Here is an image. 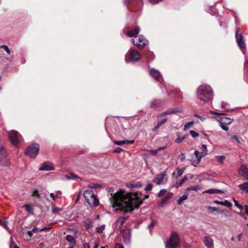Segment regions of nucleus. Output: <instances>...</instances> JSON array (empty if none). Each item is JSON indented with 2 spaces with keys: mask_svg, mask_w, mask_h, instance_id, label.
<instances>
[{
  "mask_svg": "<svg viewBox=\"0 0 248 248\" xmlns=\"http://www.w3.org/2000/svg\"><path fill=\"white\" fill-rule=\"evenodd\" d=\"M149 0L152 4H156L159 2L162 1L163 0Z\"/></svg>",
  "mask_w": 248,
  "mask_h": 248,
  "instance_id": "nucleus-54",
  "label": "nucleus"
},
{
  "mask_svg": "<svg viewBox=\"0 0 248 248\" xmlns=\"http://www.w3.org/2000/svg\"><path fill=\"white\" fill-rule=\"evenodd\" d=\"M150 76L155 80L161 82L163 80L162 77L159 71L154 68L150 70Z\"/></svg>",
  "mask_w": 248,
  "mask_h": 248,
  "instance_id": "nucleus-11",
  "label": "nucleus"
},
{
  "mask_svg": "<svg viewBox=\"0 0 248 248\" xmlns=\"http://www.w3.org/2000/svg\"><path fill=\"white\" fill-rule=\"evenodd\" d=\"M225 206L231 208L232 207V204L231 202H229L228 200H225L224 201L221 202V204Z\"/></svg>",
  "mask_w": 248,
  "mask_h": 248,
  "instance_id": "nucleus-31",
  "label": "nucleus"
},
{
  "mask_svg": "<svg viewBox=\"0 0 248 248\" xmlns=\"http://www.w3.org/2000/svg\"><path fill=\"white\" fill-rule=\"evenodd\" d=\"M0 48H3L8 54H10L11 51L8 46L6 45H2L0 46Z\"/></svg>",
  "mask_w": 248,
  "mask_h": 248,
  "instance_id": "nucleus-41",
  "label": "nucleus"
},
{
  "mask_svg": "<svg viewBox=\"0 0 248 248\" xmlns=\"http://www.w3.org/2000/svg\"><path fill=\"white\" fill-rule=\"evenodd\" d=\"M39 150V145L37 143H33L27 147L25 153L26 155L31 158H35Z\"/></svg>",
  "mask_w": 248,
  "mask_h": 248,
  "instance_id": "nucleus-5",
  "label": "nucleus"
},
{
  "mask_svg": "<svg viewBox=\"0 0 248 248\" xmlns=\"http://www.w3.org/2000/svg\"><path fill=\"white\" fill-rule=\"evenodd\" d=\"M187 180V177L186 176H185L182 179H181L180 181L176 183V186L177 187H178L181 186L183 185V184Z\"/></svg>",
  "mask_w": 248,
  "mask_h": 248,
  "instance_id": "nucleus-30",
  "label": "nucleus"
},
{
  "mask_svg": "<svg viewBox=\"0 0 248 248\" xmlns=\"http://www.w3.org/2000/svg\"><path fill=\"white\" fill-rule=\"evenodd\" d=\"M66 239L68 242L70 243L71 244H76V240H75V238L72 235H67L66 237Z\"/></svg>",
  "mask_w": 248,
  "mask_h": 248,
  "instance_id": "nucleus-28",
  "label": "nucleus"
},
{
  "mask_svg": "<svg viewBox=\"0 0 248 248\" xmlns=\"http://www.w3.org/2000/svg\"><path fill=\"white\" fill-rule=\"evenodd\" d=\"M220 193H224V192L221 190L215 188L209 189L203 192V193H208L209 194H217Z\"/></svg>",
  "mask_w": 248,
  "mask_h": 248,
  "instance_id": "nucleus-19",
  "label": "nucleus"
},
{
  "mask_svg": "<svg viewBox=\"0 0 248 248\" xmlns=\"http://www.w3.org/2000/svg\"><path fill=\"white\" fill-rule=\"evenodd\" d=\"M140 31V27L137 26L134 29L127 32L126 34L129 37H134V38H136L137 35L139 33Z\"/></svg>",
  "mask_w": 248,
  "mask_h": 248,
  "instance_id": "nucleus-17",
  "label": "nucleus"
},
{
  "mask_svg": "<svg viewBox=\"0 0 248 248\" xmlns=\"http://www.w3.org/2000/svg\"><path fill=\"white\" fill-rule=\"evenodd\" d=\"M176 135L177 136V138L175 140V141L176 143H180L183 140H184L186 138L185 136L181 137L180 136V134L179 133H177Z\"/></svg>",
  "mask_w": 248,
  "mask_h": 248,
  "instance_id": "nucleus-33",
  "label": "nucleus"
},
{
  "mask_svg": "<svg viewBox=\"0 0 248 248\" xmlns=\"http://www.w3.org/2000/svg\"><path fill=\"white\" fill-rule=\"evenodd\" d=\"M114 143L117 145H122L126 144L125 140L114 141Z\"/></svg>",
  "mask_w": 248,
  "mask_h": 248,
  "instance_id": "nucleus-42",
  "label": "nucleus"
},
{
  "mask_svg": "<svg viewBox=\"0 0 248 248\" xmlns=\"http://www.w3.org/2000/svg\"><path fill=\"white\" fill-rule=\"evenodd\" d=\"M156 223V221H155V220H152L150 224H149L148 225V229H150L152 227H153V226H154Z\"/></svg>",
  "mask_w": 248,
  "mask_h": 248,
  "instance_id": "nucleus-47",
  "label": "nucleus"
},
{
  "mask_svg": "<svg viewBox=\"0 0 248 248\" xmlns=\"http://www.w3.org/2000/svg\"><path fill=\"white\" fill-rule=\"evenodd\" d=\"M195 117L199 118L201 121H198L197 122H196V123L204 122V121L205 119V118L204 117H202L198 114H196L195 115Z\"/></svg>",
  "mask_w": 248,
  "mask_h": 248,
  "instance_id": "nucleus-45",
  "label": "nucleus"
},
{
  "mask_svg": "<svg viewBox=\"0 0 248 248\" xmlns=\"http://www.w3.org/2000/svg\"><path fill=\"white\" fill-rule=\"evenodd\" d=\"M113 206L125 212H131L142 204L141 200L136 194L125 193L120 191L112 197Z\"/></svg>",
  "mask_w": 248,
  "mask_h": 248,
  "instance_id": "nucleus-1",
  "label": "nucleus"
},
{
  "mask_svg": "<svg viewBox=\"0 0 248 248\" xmlns=\"http://www.w3.org/2000/svg\"><path fill=\"white\" fill-rule=\"evenodd\" d=\"M176 171L177 172V175L175 176V177L177 178L180 177L184 172V170L183 169L179 168H177L176 170Z\"/></svg>",
  "mask_w": 248,
  "mask_h": 248,
  "instance_id": "nucleus-36",
  "label": "nucleus"
},
{
  "mask_svg": "<svg viewBox=\"0 0 248 248\" xmlns=\"http://www.w3.org/2000/svg\"><path fill=\"white\" fill-rule=\"evenodd\" d=\"M167 120V118H164L162 119H159L157 124H163L164 123L166 122Z\"/></svg>",
  "mask_w": 248,
  "mask_h": 248,
  "instance_id": "nucleus-49",
  "label": "nucleus"
},
{
  "mask_svg": "<svg viewBox=\"0 0 248 248\" xmlns=\"http://www.w3.org/2000/svg\"><path fill=\"white\" fill-rule=\"evenodd\" d=\"M66 178L67 180H77V181L81 180L80 178H79L77 175H76L73 173H70V174H69V175H66Z\"/></svg>",
  "mask_w": 248,
  "mask_h": 248,
  "instance_id": "nucleus-21",
  "label": "nucleus"
},
{
  "mask_svg": "<svg viewBox=\"0 0 248 248\" xmlns=\"http://www.w3.org/2000/svg\"><path fill=\"white\" fill-rule=\"evenodd\" d=\"M233 201L234 202V204L236 206H237L239 209H242L243 208V206L239 204L238 202L235 200L234 199H233Z\"/></svg>",
  "mask_w": 248,
  "mask_h": 248,
  "instance_id": "nucleus-48",
  "label": "nucleus"
},
{
  "mask_svg": "<svg viewBox=\"0 0 248 248\" xmlns=\"http://www.w3.org/2000/svg\"><path fill=\"white\" fill-rule=\"evenodd\" d=\"M130 2L131 0H124V4L126 6H128V5L130 3Z\"/></svg>",
  "mask_w": 248,
  "mask_h": 248,
  "instance_id": "nucleus-61",
  "label": "nucleus"
},
{
  "mask_svg": "<svg viewBox=\"0 0 248 248\" xmlns=\"http://www.w3.org/2000/svg\"><path fill=\"white\" fill-rule=\"evenodd\" d=\"M84 198L86 202L91 207H97L99 201L96 196L94 195L91 189L85 190L83 193Z\"/></svg>",
  "mask_w": 248,
  "mask_h": 248,
  "instance_id": "nucleus-3",
  "label": "nucleus"
},
{
  "mask_svg": "<svg viewBox=\"0 0 248 248\" xmlns=\"http://www.w3.org/2000/svg\"><path fill=\"white\" fill-rule=\"evenodd\" d=\"M166 192L167 190L166 189H162L158 193V197L160 198L162 196L164 195Z\"/></svg>",
  "mask_w": 248,
  "mask_h": 248,
  "instance_id": "nucleus-40",
  "label": "nucleus"
},
{
  "mask_svg": "<svg viewBox=\"0 0 248 248\" xmlns=\"http://www.w3.org/2000/svg\"><path fill=\"white\" fill-rule=\"evenodd\" d=\"M153 187V185L151 183H148L146 185L145 187V190L148 191L151 190L152 189Z\"/></svg>",
  "mask_w": 248,
  "mask_h": 248,
  "instance_id": "nucleus-43",
  "label": "nucleus"
},
{
  "mask_svg": "<svg viewBox=\"0 0 248 248\" xmlns=\"http://www.w3.org/2000/svg\"><path fill=\"white\" fill-rule=\"evenodd\" d=\"M172 197L171 194H168L161 201L160 203V206H163L168 200H169Z\"/></svg>",
  "mask_w": 248,
  "mask_h": 248,
  "instance_id": "nucleus-23",
  "label": "nucleus"
},
{
  "mask_svg": "<svg viewBox=\"0 0 248 248\" xmlns=\"http://www.w3.org/2000/svg\"><path fill=\"white\" fill-rule=\"evenodd\" d=\"M190 133L191 136L194 138H195L199 136L198 133L194 131L190 130Z\"/></svg>",
  "mask_w": 248,
  "mask_h": 248,
  "instance_id": "nucleus-46",
  "label": "nucleus"
},
{
  "mask_svg": "<svg viewBox=\"0 0 248 248\" xmlns=\"http://www.w3.org/2000/svg\"><path fill=\"white\" fill-rule=\"evenodd\" d=\"M187 197H188L186 195H183L177 201V204L179 205L181 204L184 201L187 199Z\"/></svg>",
  "mask_w": 248,
  "mask_h": 248,
  "instance_id": "nucleus-32",
  "label": "nucleus"
},
{
  "mask_svg": "<svg viewBox=\"0 0 248 248\" xmlns=\"http://www.w3.org/2000/svg\"><path fill=\"white\" fill-rule=\"evenodd\" d=\"M123 240L125 244H129L130 242L131 233L128 229L123 230L122 231Z\"/></svg>",
  "mask_w": 248,
  "mask_h": 248,
  "instance_id": "nucleus-13",
  "label": "nucleus"
},
{
  "mask_svg": "<svg viewBox=\"0 0 248 248\" xmlns=\"http://www.w3.org/2000/svg\"><path fill=\"white\" fill-rule=\"evenodd\" d=\"M54 170V167L53 166L52 164L49 162H45L43 163L39 168V170L43 171H49Z\"/></svg>",
  "mask_w": 248,
  "mask_h": 248,
  "instance_id": "nucleus-14",
  "label": "nucleus"
},
{
  "mask_svg": "<svg viewBox=\"0 0 248 248\" xmlns=\"http://www.w3.org/2000/svg\"><path fill=\"white\" fill-rule=\"evenodd\" d=\"M159 125H156V126H155V127L152 129V132H156L158 130V128H159Z\"/></svg>",
  "mask_w": 248,
  "mask_h": 248,
  "instance_id": "nucleus-62",
  "label": "nucleus"
},
{
  "mask_svg": "<svg viewBox=\"0 0 248 248\" xmlns=\"http://www.w3.org/2000/svg\"><path fill=\"white\" fill-rule=\"evenodd\" d=\"M239 173L245 179L248 180V168L246 165H242L241 166L239 170Z\"/></svg>",
  "mask_w": 248,
  "mask_h": 248,
  "instance_id": "nucleus-16",
  "label": "nucleus"
},
{
  "mask_svg": "<svg viewBox=\"0 0 248 248\" xmlns=\"http://www.w3.org/2000/svg\"><path fill=\"white\" fill-rule=\"evenodd\" d=\"M179 158L182 161H184L186 158L185 154L183 153H181L179 155Z\"/></svg>",
  "mask_w": 248,
  "mask_h": 248,
  "instance_id": "nucleus-52",
  "label": "nucleus"
},
{
  "mask_svg": "<svg viewBox=\"0 0 248 248\" xmlns=\"http://www.w3.org/2000/svg\"><path fill=\"white\" fill-rule=\"evenodd\" d=\"M203 243L207 248H214V241L212 238L206 236L203 238Z\"/></svg>",
  "mask_w": 248,
  "mask_h": 248,
  "instance_id": "nucleus-15",
  "label": "nucleus"
},
{
  "mask_svg": "<svg viewBox=\"0 0 248 248\" xmlns=\"http://www.w3.org/2000/svg\"><path fill=\"white\" fill-rule=\"evenodd\" d=\"M221 128L225 131H227L229 129V127L228 125H220Z\"/></svg>",
  "mask_w": 248,
  "mask_h": 248,
  "instance_id": "nucleus-58",
  "label": "nucleus"
},
{
  "mask_svg": "<svg viewBox=\"0 0 248 248\" xmlns=\"http://www.w3.org/2000/svg\"><path fill=\"white\" fill-rule=\"evenodd\" d=\"M160 105V102L159 100H154L152 102L151 107L152 108H155L157 107H159Z\"/></svg>",
  "mask_w": 248,
  "mask_h": 248,
  "instance_id": "nucleus-27",
  "label": "nucleus"
},
{
  "mask_svg": "<svg viewBox=\"0 0 248 248\" xmlns=\"http://www.w3.org/2000/svg\"><path fill=\"white\" fill-rule=\"evenodd\" d=\"M211 114H217L216 119L220 124H231L233 122V119L228 117L224 113H217L215 111H211Z\"/></svg>",
  "mask_w": 248,
  "mask_h": 248,
  "instance_id": "nucleus-6",
  "label": "nucleus"
},
{
  "mask_svg": "<svg viewBox=\"0 0 248 248\" xmlns=\"http://www.w3.org/2000/svg\"><path fill=\"white\" fill-rule=\"evenodd\" d=\"M202 186L200 185H197L194 186H190L187 187V190H194L195 191H198L199 190L201 189Z\"/></svg>",
  "mask_w": 248,
  "mask_h": 248,
  "instance_id": "nucleus-24",
  "label": "nucleus"
},
{
  "mask_svg": "<svg viewBox=\"0 0 248 248\" xmlns=\"http://www.w3.org/2000/svg\"><path fill=\"white\" fill-rule=\"evenodd\" d=\"M165 148V147H159L156 150H151L150 151V153L154 156H157L158 152L164 149Z\"/></svg>",
  "mask_w": 248,
  "mask_h": 248,
  "instance_id": "nucleus-26",
  "label": "nucleus"
},
{
  "mask_svg": "<svg viewBox=\"0 0 248 248\" xmlns=\"http://www.w3.org/2000/svg\"><path fill=\"white\" fill-rule=\"evenodd\" d=\"M200 152L198 151H195L194 152V155L196 156L197 159L196 160H193L192 162V164L194 166H196L198 164H199L200 162Z\"/></svg>",
  "mask_w": 248,
  "mask_h": 248,
  "instance_id": "nucleus-20",
  "label": "nucleus"
},
{
  "mask_svg": "<svg viewBox=\"0 0 248 248\" xmlns=\"http://www.w3.org/2000/svg\"><path fill=\"white\" fill-rule=\"evenodd\" d=\"M177 111V110H176L174 109H170L165 111L164 112H163V113H162L161 115H160L159 117L161 118L163 116H164V115L165 114H171L176 112Z\"/></svg>",
  "mask_w": 248,
  "mask_h": 248,
  "instance_id": "nucleus-29",
  "label": "nucleus"
},
{
  "mask_svg": "<svg viewBox=\"0 0 248 248\" xmlns=\"http://www.w3.org/2000/svg\"><path fill=\"white\" fill-rule=\"evenodd\" d=\"M129 59L131 62H137L140 58V56L138 51L134 50H129L125 54V61H127V59Z\"/></svg>",
  "mask_w": 248,
  "mask_h": 248,
  "instance_id": "nucleus-9",
  "label": "nucleus"
},
{
  "mask_svg": "<svg viewBox=\"0 0 248 248\" xmlns=\"http://www.w3.org/2000/svg\"><path fill=\"white\" fill-rule=\"evenodd\" d=\"M105 225L104 224L102 225L100 227H98L95 228L96 232L98 233H101L103 232L104 230L105 229Z\"/></svg>",
  "mask_w": 248,
  "mask_h": 248,
  "instance_id": "nucleus-35",
  "label": "nucleus"
},
{
  "mask_svg": "<svg viewBox=\"0 0 248 248\" xmlns=\"http://www.w3.org/2000/svg\"><path fill=\"white\" fill-rule=\"evenodd\" d=\"M62 211V209L55 206H52V212L53 213H58Z\"/></svg>",
  "mask_w": 248,
  "mask_h": 248,
  "instance_id": "nucleus-37",
  "label": "nucleus"
},
{
  "mask_svg": "<svg viewBox=\"0 0 248 248\" xmlns=\"http://www.w3.org/2000/svg\"><path fill=\"white\" fill-rule=\"evenodd\" d=\"M115 248H124V247H123V246L120 244H117L116 245H115Z\"/></svg>",
  "mask_w": 248,
  "mask_h": 248,
  "instance_id": "nucleus-64",
  "label": "nucleus"
},
{
  "mask_svg": "<svg viewBox=\"0 0 248 248\" xmlns=\"http://www.w3.org/2000/svg\"><path fill=\"white\" fill-rule=\"evenodd\" d=\"M207 208L208 209L211 210L212 211H216L218 210V208L216 207L208 206Z\"/></svg>",
  "mask_w": 248,
  "mask_h": 248,
  "instance_id": "nucleus-57",
  "label": "nucleus"
},
{
  "mask_svg": "<svg viewBox=\"0 0 248 248\" xmlns=\"http://www.w3.org/2000/svg\"><path fill=\"white\" fill-rule=\"evenodd\" d=\"M9 140L11 143L14 145H17L22 140L21 135L16 130H11L8 133Z\"/></svg>",
  "mask_w": 248,
  "mask_h": 248,
  "instance_id": "nucleus-7",
  "label": "nucleus"
},
{
  "mask_svg": "<svg viewBox=\"0 0 248 248\" xmlns=\"http://www.w3.org/2000/svg\"><path fill=\"white\" fill-rule=\"evenodd\" d=\"M6 156V152L3 147H0V160L4 158Z\"/></svg>",
  "mask_w": 248,
  "mask_h": 248,
  "instance_id": "nucleus-25",
  "label": "nucleus"
},
{
  "mask_svg": "<svg viewBox=\"0 0 248 248\" xmlns=\"http://www.w3.org/2000/svg\"><path fill=\"white\" fill-rule=\"evenodd\" d=\"M10 248H19L14 242H11Z\"/></svg>",
  "mask_w": 248,
  "mask_h": 248,
  "instance_id": "nucleus-51",
  "label": "nucleus"
},
{
  "mask_svg": "<svg viewBox=\"0 0 248 248\" xmlns=\"http://www.w3.org/2000/svg\"><path fill=\"white\" fill-rule=\"evenodd\" d=\"M232 138L235 140L238 143H240V141L236 136H232Z\"/></svg>",
  "mask_w": 248,
  "mask_h": 248,
  "instance_id": "nucleus-60",
  "label": "nucleus"
},
{
  "mask_svg": "<svg viewBox=\"0 0 248 248\" xmlns=\"http://www.w3.org/2000/svg\"><path fill=\"white\" fill-rule=\"evenodd\" d=\"M217 158L218 162L223 163L224 160L226 158V157L224 155H219L217 156Z\"/></svg>",
  "mask_w": 248,
  "mask_h": 248,
  "instance_id": "nucleus-38",
  "label": "nucleus"
},
{
  "mask_svg": "<svg viewBox=\"0 0 248 248\" xmlns=\"http://www.w3.org/2000/svg\"><path fill=\"white\" fill-rule=\"evenodd\" d=\"M88 186L91 188H96L97 187V186L94 183L90 184Z\"/></svg>",
  "mask_w": 248,
  "mask_h": 248,
  "instance_id": "nucleus-55",
  "label": "nucleus"
},
{
  "mask_svg": "<svg viewBox=\"0 0 248 248\" xmlns=\"http://www.w3.org/2000/svg\"><path fill=\"white\" fill-rule=\"evenodd\" d=\"M127 218L128 217L126 216L120 217L118 219L117 222L120 223L121 225H122L124 222L125 220L127 219Z\"/></svg>",
  "mask_w": 248,
  "mask_h": 248,
  "instance_id": "nucleus-39",
  "label": "nucleus"
},
{
  "mask_svg": "<svg viewBox=\"0 0 248 248\" xmlns=\"http://www.w3.org/2000/svg\"><path fill=\"white\" fill-rule=\"evenodd\" d=\"M180 243L178 234L175 232L171 233L170 237L165 242L166 248H177Z\"/></svg>",
  "mask_w": 248,
  "mask_h": 248,
  "instance_id": "nucleus-4",
  "label": "nucleus"
},
{
  "mask_svg": "<svg viewBox=\"0 0 248 248\" xmlns=\"http://www.w3.org/2000/svg\"><path fill=\"white\" fill-rule=\"evenodd\" d=\"M197 96L203 103H210L213 99V90L210 85H201L198 88Z\"/></svg>",
  "mask_w": 248,
  "mask_h": 248,
  "instance_id": "nucleus-2",
  "label": "nucleus"
},
{
  "mask_svg": "<svg viewBox=\"0 0 248 248\" xmlns=\"http://www.w3.org/2000/svg\"><path fill=\"white\" fill-rule=\"evenodd\" d=\"M200 160H201V158L202 157L205 156L207 154V152H200Z\"/></svg>",
  "mask_w": 248,
  "mask_h": 248,
  "instance_id": "nucleus-56",
  "label": "nucleus"
},
{
  "mask_svg": "<svg viewBox=\"0 0 248 248\" xmlns=\"http://www.w3.org/2000/svg\"><path fill=\"white\" fill-rule=\"evenodd\" d=\"M238 32H239V31L237 30L235 33L236 40V42L237 43V44H238L239 47L241 49H243V48H245L246 45L243 40L242 34H239Z\"/></svg>",
  "mask_w": 248,
  "mask_h": 248,
  "instance_id": "nucleus-12",
  "label": "nucleus"
},
{
  "mask_svg": "<svg viewBox=\"0 0 248 248\" xmlns=\"http://www.w3.org/2000/svg\"><path fill=\"white\" fill-rule=\"evenodd\" d=\"M25 207L26 211H27L30 214H32L33 213V209L31 206L30 205L26 204L24 206Z\"/></svg>",
  "mask_w": 248,
  "mask_h": 248,
  "instance_id": "nucleus-34",
  "label": "nucleus"
},
{
  "mask_svg": "<svg viewBox=\"0 0 248 248\" xmlns=\"http://www.w3.org/2000/svg\"><path fill=\"white\" fill-rule=\"evenodd\" d=\"M131 42L139 49H141L148 45V41L143 35H140L139 36L138 39H137V37L132 39Z\"/></svg>",
  "mask_w": 248,
  "mask_h": 248,
  "instance_id": "nucleus-8",
  "label": "nucleus"
},
{
  "mask_svg": "<svg viewBox=\"0 0 248 248\" xmlns=\"http://www.w3.org/2000/svg\"><path fill=\"white\" fill-rule=\"evenodd\" d=\"M239 187L241 190L244 192H248V182L244 183L239 185Z\"/></svg>",
  "mask_w": 248,
  "mask_h": 248,
  "instance_id": "nucleus-22",
  "label": "nucleus"
},
{
  "mask_svg": "<svg viewBox=\"0 0 248 248\" xmlns=\"http://www.w3.org/2000/svg\"><path fill=\"white\" fill-rule=\"evenodd\" d=\"M123 151V149L119 147H117L114 149V152L117 153H120Z\"/></svg>",
  "mask_w": 248,
  "mask_h": 248,
  "instance_id": "nucleus-53",
  "label": "nucleus"
},
{
  "mask_svg": "<svg viewBox=\"0 0 248 248\" xmlns=\"http://www.w3.org/2000/svg\"><path fill=\"white\" fill-rule=\"evenodd\" d=\"M83 222L84 223V227L87 230H89L90 229L93 227V221L91 218H87L83 221Z\"/></svg>",
  "mask_w": 248,
  "mask_h": 248,
  "instance_id": "nucleus-18",
  "label": "nucleus"
},
{
  "mask_svg": "<svg viewBox=\"0 0 248 248\" xmlns=\"http://www.w3.org/2000/svg\"><path fill=\"white\" fill-rule=\"evenodd\" d=\"M32 196L37 199L40 198V195L39 194L38 191L37 190H34V191L32 192Z\"/></svg>",
  "mask_w": 248,
  "mask_h": 248,
  "instance_id": "nucleus-44",
  "label": "nucleus"
},
{
  "mask_svg": "<svg viewBox=\"0 0 248 248\" xmlns=\"http://www.w3.org/2000/svg\"><path fill=\"white\" fill-rule=\"evenodd\" d=\"M50 196L54 201H56L57 199L60 198V197L58 196H55L53 193H51L50 194Z\"/></svg>",
  "mask_w": 248,
  "mask_h": 248,
  "instance_id": "nucleus-50",
  "label": "nucleus"
},
{
  "mask_svg": "<svg viewBox=\"0 0 248 248\" xmlns=\"http://www.w3.org/2000/svg\"><path fill=\"white\" fill-rule=\"evenodd\" d=\"M201 149L204 150V152H207V146L205 144H202L201 147Z\"/></svg>",
  "mask_w": 248,
  "mask_h": 248,
  "instance_id": "nucleus-59",
  "label": "nucleus"
},
{
  "mask_svg": "<svg viewBox=\"0 0 248 248\" xmlns=\"http://www.w3.org/2000/svg\"><path fill=\"white\" fill-rule=\"evenodd\" d=\"M168 180L166 176V172L163 171V172L157 175L153 180V182L157 185H164L165 184Z\"/></svg>",
  "mask_w": 248,
  "mask_h": 248,
  "instance_id": "nucleus-10",
  "label": "nucleus"
},
{
  "mask_svg": "<svg viewBox=\"0 0 248 248\" xmlns=\"http://www.w3.org/2000/svg\"><path fill=\"white\" fill-rule=\"evenodd\" d=\"M83 248H90V245L89 243H85L83 244Z\"/></svg>",
  "mask_w": 248,
  "mask_h": 248,
  "instance_id": "nucleus-63",
  "label": "nucleus"
}]
</instances>
